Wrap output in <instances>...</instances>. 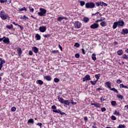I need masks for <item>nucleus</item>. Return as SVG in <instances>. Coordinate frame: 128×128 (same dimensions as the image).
<instances>
[{"instance_id": "nucleus-1", "label": "nucleus", "mask_w": 128, "mask_h": 128, "mask_svg": "<svg viewBox=\"0 0 128 128\" xmlns=\"http://www.w3.org/2000/svg\"><path fill=\"white\" fill-rule=\"evenodd\" d=\"M0 18L2 20H6L10 18L8 14L4 10H2L0 12Z\"/></svg>"}, {"instance_id": "nucleus-2", "label": "nucleus", "mask_w": 128, "mask_h": 128, "mask_svg": "<svg viewBox=\"0 0 128 128\" xmlns=\"http://www.w3.org/2000/svg\"><path fill=\"white\" fill-rule=\"evenodd\" d=\"M86 8H96V4L94 2H88L85 4Z\"/></svg>"}, {"instance_id": "nucleus-3", "label": "nucleus", "mask_w": 128, "mask_h": 128, "mask_svg": "<svg viewBox=\"0 0 128 128\" xmlns=\"http://www.w3.org/2000/svg\"><path fill=\"white\" fill-rule=\"evenodd\" d=\"M40 12H38V14L40 16H46V10L40 8Z\"/></svg>"}, {"instance_id": "nucleus-4", "label": "nucleus", "mask_w": 128, "mask_h": 128, "mask_svg": "<svg viewBox=\"0 0 128 128\" xmlns=\"http://www.w3.org/2000/svg\"><path fill=\"white\" fill-rule=\"evenodd\" d=\"M74 24L75 28H80L82 26V24L78 21H76Z\"/></svg>"}, {"instance_id": "nucleus-5", "label": "nucleus", "mask_w": 128, "mask_h": 128, "mask_svg": "<svg viewBox=\"0 0 128 128\" xmlns=\"http://www.w3.org/2000/svg\"><path fill=\"white\" fill-rule=\"evenodd\" d=\"M51 108L53 112H56V114H60L62 112L60 110H56V105L52 106Z\"/></svg>"}, {"instance_id": "nucleus-6", "label": "nucleus", "mask_w": 128, "mask_h": 128, "mask_svg": "<svg viewBox=\"0 0 128 128\" xmlns=\"http://www.w3.org/2000/svg\"><path fill=\"white\" fill-rule=\"evenodd\" d=\"M15 50H16V53L18 56H22V48L20 47H16L15 48Z\"/></svg>"}, {"instance_id": "nucleus-7", "label": "nucleus", "mask_w": 128, "mask_h": 128, "mask_svg": "<svg viewBox=\"0 0 128 128\" xmlns=\"http://www.w3.org/2000/svg\"><path fill=\"white\" fill-rule=\"evenodd\" d=\"M2 38H4L2 40L4 43L6 44H10V38H8L4 36Z\"/></svg>"}, {"instance_id": "nucleus-8", "label": "nucleus", "mask_w": 128, "mask_h": 128, "mask_svg": "<svg viewBox=\"0 0 128 128\" xmlns=\"http://www.w3.org/2000/svg\"><path fill=\"white\" fill-rule=\"evenodd\" d=\"M82 82H88V80H92V78H90V76L88 75V74H86L85 77L83 78H82Z\"/></svg>"}, {"instance_id": "nucleus-9", "label": "nucleus", "mask_w": 128, "mask_h": 128, "mask_svg": "<svg viewBox=\"0 0 128 128\" xmlns=\"http://www.w3.org/2000/svg\"><path fill=\"white\" fill-rule=\"evenodd\" d=\"M118 24V27L120 28V26L122 27L124 26V22L122 20H120L118 22H117Z\"/></svg>"}, {"instance_id": "nucleus-10", "label": "nucleus", "mask_w": 128, "mask_h": 128, "mask_svg": "<svg viewBox=\"0 0 128 128\" xmlns=\"http://www.w3.org/2000/svg\"><path fill=\"white\" fill-rule=\"evenodd\" d=\"M44 78L46 80H47V82H50L52 80L51 76L50 75L44 76Z\"/></svg>"}, {"instance_id": "nucleus-11", "label": "nucleus", "mask_w": 128, "mask_h": 128, "mask_svg": "<svg viewBox=\"0 0 128 128\" xmlns=\"http://www.w3.org/2000/svg\"><path fill=\"white\" fill-rule=\"evenodd\" d=\"M99 25L98 24L94 23L93 24L90 26V28H92L93 30H96V28H98Z\"/></svg>"}, {"instance_id": "nucleus-12", "label": "nucleus", "mask_w": 128, "mask_h": 128, "mask_svg": "<svg viewBox=\"0 0 128 128\" xmlns=\"http://www.w3.org/2000/svg\"><path fill=\"white\" fill-rule=\"evenodd\" d=\"M39 30L40 32H44L46 30V26H40L39 28Z\"/></svg>"}, {"instance_id": "nucleus-13", "label": "nucleus", "mask_w": 128, "mask_h": 128, "mask_svg": "<svg viewBox=\"0 0 128 128\" xmlns=\"http://www.w3.org/2000/svg\"><path fill=\"white\" fill-rule=\"evenodd\" d=\"M128 34V29L125 28L122 29V31L121 32V34H122L123 36H126V34Z\"/></svg>"}, {"instance_id": "nucleus-14", "label": "nucleus", "mask_w": 128, "mask_h": 128, "mask_svg": "<svg viewBox=\"0 0 128 128\" xmlns=\"http://www.w3.org/2000/svg\"><path fill=\"white\" fill-rule=\"evenodd\" d=\"M82 22H84V24H88L90 22V18H88L84 16L83 18Z\"/></svg>"}, {"instance_id": "nucleus-15", "label": "nucleus", "mask_w": 128, "mask_h": 128, "mask_svg": "<svg viewBox=\"0 0 128 128\" xmlns=\"http://www.w3.org/2000/svg\"><path fill=\"white\" fill-rule=\"evenodd\" d=\"M104 84L105 86H106L108 88H110V90L112 88V83L110 82V81L105 82Z\"/></svg>"}, {"instance_id": "nucleus-16", "label": "nucleus", "mask_w": 128, "mask_h": 128, "mask_svg": "<svg viewBox=\"0 0 128 128\" xmlns=\"http://www.w3.org/2000/svg\"><path fill=\"white\" fill-rule=\"evenodd\" d=\"M32 50L34 52V54H38V49L36 46L32 47Z\"/></svg>"}, {"instance_id": "nucleus-17", "label": "nucleus", "mask_w": 128, "mask_h": 128, "mask_svg": "<svg viewBox=\"0 0 128 128\" xmlns=\"http://www.w3.org/2000/svg\"><path fill=\"white\" fill-rule=\"evenodd\" d=\"M35 38H36V40H40V38H42V36H40V35L38 34H36Z\"/></svg>"}, {"instance_id": "nucleus-18", "label": "nucleus", "mask_w": 128, "mask_h": 128, "mask_svg": "<svg viewBox=\"0 0 128 128\" xmlns=\"http://www.w3.org/2000/svg\"><path fill=\"white\" fill-rule=\"evenodd\" d=\"M91 106H94L95 108H100V104L96 102V103H92Z\"/></svg>"}, {"instance_id": "nucleus-19", "label": "nucleus", "mask_w": 128, "mask_h": 128, "mask_svg": "<svg viewBox=\"0 0 128 128\" xmlns=\"http://www.w3.org/2000/svg\"><path fill=\"white\" fill-rule=\"evenodd\" d=\"M62 20H68V18H66V17L63 16V17H58L57 18L58 22H62Z\"/></svg>"}, {"instance_id": "nucleus-20", "label": "nucleus", "mask_w": 128, "mask_h": 128, "mask_svg": "<svg viewBox=\"0 0 128 128\" xmlns=\"http://www.w3.org/2000/svg\"><path fill=\"white\" fill-rule=\"evenodd\" d=\"M113 114L118 116H120V111H118L116 110H114V112L113 113Z\"/></svg>"}, {"instance_id": "nucleus-21", "label": "nucleus", "mask_w": 128, "mask_h": 128, "mask_svg": "<svg viewBox=\"0 0 128 128\" xmlns=\"http://www.w3.org/2000/svg\"><path fill=\"white\" fill-rule=\"evenodd\" d=\"M36 84H40V86H42V84H44V82H42V80H37L36 81Z\"/></svg>"}, {"instance_id": "nucleus-22", "label": "nucleus", "mask_w": 128, "mask_h": 128, "mask_svg": "<svg viewBox=\"0 0 128 128\" xmlns=\"http://www.w3.org/2000/svg\"><path fill=\"white\" fill-rule=\"evenodd\" d=\"M62 104H66V106H70V102L68 100H64Z\"/></svg>"}, {"instance_id": "nucleus-23", "label": "nucleus", "mask_w": 128, "mask_h": 128, "mask_svg": "<svg viewBox=\"0 0 128 128\" xmlns=\"http://www.w3.org/2000/svg\"><path fill=\"white\" fill-rule=\"evenodd\" d=\"M6 28H8V30H12V28H14V25H12V24L10 25H6Z\"/></svg>"}, {"instance_id": "nucleus-24", "label": "nucleus", "mask_w": 128, "mask_h": 128, "mask_svg": "<svg viewBox=\"0 0 128 128\" xmlns=\"http://www.w3.org/2000/svg\"><path fill=\"white\" fill-rule=\"evenodd\" d=\"M51 53L53 54H60V52L58 50H52L51 51Z\"/></svg>"}, {"instance_id": "nucleus-25", "label": "nucleus", "mask_w": 128, "mask_h": 128, "mask_svg": "<svg viewBox=\"0 0 128 128\" xmlns=\"http://www.w3.org/2000/svg\"><path fill=\"white\" fill-rule=\"evenodd\" d=\"M100 26H102L103 28H104V26H106V22L104 21L100 23Z\"/></svg>"}, {"instance_id": "nucleus-26", "label": "nucleus", "mask_w": 128, "mask_h": 128, "mask_svg": "<svg viewBox=\"0 0 128 128\" xmlns=\"http://www.w3.org/2000/svg\"><path fill=\"white\" fill-rule=\"evenodd\" d=\"M118 22H114L112 26L113 30H116V28H118Z\"/></svg>"}, {"instance_id": "nucleus-27", "label": "nucleus", "mask_w": 128, "mask_h": 128, "mask_svg": "<svg viewBox=\"0 0 128 128\" xmlns=\"http://www.w3.org/2000/svg\"><path fill=\"white\" fill-rule=\"evenodd\" d=\"M0 64L1 66H3L2 64H6V60H4V59H2V58H0Z\"/></svg>"}, {"instance_id": "nucleus-28", "label": "nucleus", "mask_w": 128, "mask_h": 128, "mask_svg": "<svg viewBox=\"0 0 128 128\" xmlns=\"http://www.w3.org/2000/svg\"><path fill=\"white\" fill-rule=\"evenodd\" d=\"M27 124H34V119L30 118L28 120Z\"/></svg>"}, {"instance_id": "nucleus-29", "label": "nucleus", "mask_w": 128, "mask_h": 128, "mask_svg": "<svg viewBox=\"0 0 128 128\" xmlns=\"http://www.w3.org/2000/svg\"><path fill=\"white\" fill-rule=\"evenodd\" d=\"M58 102H61V104H63L64 100V98H62H62L58 97Z\"/></svg>"}, {"instance_id": "nucleus-30", "label": "nucleus", "mask_w": 128, "mask_h": 128, "mask_svg": "<svg viewBox=\"0 0 128 128\" xmlns=\"http://www.w3.org/2000/svg\"><path fill=\"white\" fill-rule=\"evenodd\" d=\"M124 52H122V50H120L117 52V54L118 56H122Z\"/></svg>"}, {"instance_id": "nucleus-31", "label": "nucleus", "mask_w": 128, "mask_h": 128, "mask_svg": "<svg viewBox=\"0 0 128 128\" xmlns=\"http://www.w3.org/2000/svg\"><path fill=\"white\" fill-rule=\"evenodd\" d=\"M110 90H112L113 92H116V94H118V90H116V88H111L110 89Z\"/></svg>"}, {"instance_id": "nucleus-32", "label": "nucleus", "mask_w": 128, "mask_h": 128, "mask_svg": "<svg viewBox=\"0 0 128 128\" xmlns=\"http://www.w3.org/2000/svg\"><path fill=\"white\" fill-rule=\"evenodd\" d=\"M116 98H120L121 100H122V98H124V96L120 94H118L116 95Z\"/></svg>"}, {"instance_id": "nucleus-33", "label": "nucleus", "mask_w": 128, "mask_h": 128, "mask_svg": "<svg viewBox=\"0 0 128 128\" xmlns=\"http://www.w3.org/2000/svg\"><path fill=\"white\" fill-rule=\"evenodd\" d=\"M95 78H96V80H99L100 78V74H95Z\"/></svg>"}, {"instance_id": "nucleus-34", "label": "nucleus", "mask_w": 128, "mask_h": 128, "mask_svg": "<svg viewBox=\"0 0 128 128\" xmlns=\"http://www.w3.org/2000/svg\"><path fill=\"white\" fill-rule=\"evenodd\" d=\"M80 6H84L86 4V2H84V0H80Z\"/></svg>"}, {"instance_id": "nucleus-35", "label": "nucleus", "mask_w": 128, "mask_h": 128, "mask_svg": "<svg viewBox=\"0 0 128 128\" xmlns=\"http://www.w3.org/2000/svg\"><path fill=\"white\" fill-rule=\"evenodd\" d=\"M20 20H28V17L26 16V15H24L22 17L20 18Z\"/></svg>"}, {"instance_id": "nucleus-36", "label": "nucleus", "mask_w": 128, "mask_h": 128, "mask_svg": "<svg viewBox=\"0 0 128 128\" xmlns=\"http://www.w3.org/2000/svg\"><path fill=\"white\" fill-rule=\"evenodd\" d=\"M100 6H108V4L104 2H100Z\"/></svg>"}, {"instance_id": "nucleus-37", "label": "nucleus", "mask_w": 128, "mask_h": 128, "mask_svg": "<svg viewBox=\"0 0 128 128\" xmlns=\"http://www.w3.org/2000/svg\"><path fill=\"white\" fill-rule=\"evenodd\" d=\"M122 58L124 60H128V56L126 55V54H124L122 56Z\"/></svg>"}, {"instance_id": "nucleus-38", "label": "nucleus", "mask_w": 128, "mask_h": 128, "mask_svg": "<svg viewBox=\"0 0 128 128\" xmlns=\"http://www.w3.org/2000/svg\"><path fill=\"white\" fill-rule=\"evenodd\" d=\"M92 60H96V54H93L92 56Z\"/></svg>"}, {"instance_id": "nucleus-39", "label": "nucleus", "mask_w": 128, "mask_h": 128, "mask_svg": "<svg viewBox=\"0 0 128 128\" xmlns=\"http://www.w3.org/2000/svg\"><path fill=\"white\" fill-rule=\"evenodd\" d=\"M22 10H25V12H26L28 9H26V7H23L22 8L19 9V12H22Z\"/></svg>"}, {"instance_id": "nucleus-40", "label": "nucleus", "mask_w": 128, "mask_h": 128, "mask_svg": "<svg viewBox=\"0 0 128 128\" xmlns=\"http://www.w3.org/2000/svg\"><path fill=\"white\" fill-rule=\"evenodd\" d=\"M112 120H116V116L112 115L110 118Z\"/></svg>"}, {"instance_id": "nucleus-41", "label": "nucleus", "mask_w": 128, "mask_h": 128, "mask_svg": "<svg viewBox=\"0 0 128 128\" xmlns=\"http://www.w3.org/2000/svg\"><path fill=\"white\" fill-rule=\"evenodd\" d=\"M111 104L112 106H116V102L114 101V100H112L111 102Z\"/></svg>"}, {"instance_id": "nucleus-42", "label": "nucleus", "mask_w": 128, "mask_h": 128, "mask_svg": "<svg viewBox=\"0 0 128 128\" xmlns=\"http://www.w3.org/2000/svg\"><path fill=\"white\" fill-rule=\"evenodd\" d=\"M95 6H100V2H96L94 4Z\"/></svg>"}, {"instance_id": "nucleus-43", "label": "nucleus", "mask_w": 128, "mask_h": 128, "mask_svg": "<svg viewBox=\"0 0 128 128\" xmlns=\"http://www.w3.org/2000/svg\"><path fill=\"white\" fill-rule=\"evenodd\" d=\"M74 46L76 48H80V44L79 43L76 42L74 44Z\"/></svg>"}, {"instance_id": "nucleus-44", "label": "nucleus", "mask_w": 128, "mask_h": 128, "mask_svg": "<svg viewBox=\"0 0 128 128\" xmlns=\"http://www.w3.org/2000/svg\"><path fill=\"white\" fill-rule=\"evenodd\" d=\"M126 128V125L122 124H120L119 125V126L118 127V128Z\"/></svg>"}, {"instance_id": "nucleus-45", "label": "nucleus", "mask_w": 128, "mask_h": 128, "mask_svg": "<svg viewBox=\"0 0 128 128\" xmlns=\"http://www.w3.org/2000/svg\"><path fill=\"white\" fill-rule=\"evenodd\" d=\"M12 2V0H6V4H10Z\"/></svg>"}, {"instance_id": "nucleus-46", "label": "nucleus", "mask_w": 128, "mask_h": 128, "mask_svg": "<svg viewBox=\"0 0 128 128\" xmlns=\"http://www.w3.org/2000/svg\"><path fill=\"white\" fill-rule=\"evenodd\" d=\"M11 110L12 112H16V106H13L11 108Z\"/></svg>"}, {"instance_id": "nucleus-47", "label": "nucleus", "mask_w": 128, "mask_h": 128, "mask_svg": "<svg viewBox=\"0 0 128 128\" xmlns=\"http://www.w3.org/2000/svg\"><path fill=\"white\" fill-rule=\"evenodd\" d=\"M116 84H122V80L118 79V80H116Z\"/></svg>"}, {"instance_id": "nucleus-48", "label": "nucleus", "mask_w": 128, "mask_h": 128, "mask_svg": "<svg viewBox=\"0 0 128 128\" xmlns=\"http://www.w3.org/2000/svg\"><path fill=\"white\" fill-rule=\"evenodd\" d=\"M80 55L78 53H77L75 54V58H80Z\"/></svg>"}, {"instance_id": "nucleus-49", "label": "nucleus", "mask_w": 128, "mask_h": 128, "mask_svg": "<svg viewBox=\"0 0 128 128\" xmlns=\"http://www.w3.org/2000/svg\"><path fill=\"white\" fill-rule=\"evenodd\" d=\"M54 82H60V79H58V78H54Z\"/></svg>"}, {"instance_id": "nucleus-50", "label": "nucleus", "mask_w": 128, "mask_h": 128, "mask_svg": "<svg viewBox=\"0 0 128 128\" xmlns=\"http://www.w3.org/2000/svg\"><path fill=\"white\" fill-rule=\"evenodd\" d=\"M81 50L82 54H86V50H84V49L82 48Z\"/></svg>"}, {"instance_id": "nucleus-51", "label": "nucleus", "mask_w": 128, "mask_h": 128, "mask_svg": "<svg viewBox=\"0 0 128 128\" xmlns=\"http://www.w3.org/2000/svg\"><path fill=\"white\" fill-rule=\"evenodd\" d=\"M106 108L103 107L101 108V111L102 112H106Z\"/></svg>"}, {"instance_id": "nucleus-52", "label": "nucleus", "mask_w": 128, "mask_h": 128, "mask_svg": "<svg viewBox=\"0 0 128 128\" xmlns=\"http://www.w3.org/2000/svg\"><path fill=\"white\" fill-rule=\"evenodd\" d=\"M28 52L29 56H32V54H34V52H32V51L30 50Z\"/></svg>"}, {"instance_id": "nucleus-53", "label": "nucleus", "mask_w": 128, "mask_h": 128, "mask_svg": "<svg viewBox=\"0 0 128 128\" xmlns=\"http://www.w3.org/2000/svg\"><path fill=\"white\" fill-rule=\"evenodd\" d=\"M100 90H102V87L98 88L96 89V92H100Z\"/></svg>"}, {"instance_id": "nucleus-54", "label": "nucleus", "mask_w": 128, "mask_h": 128, "mask_svg": "<svg viewBox=\"0 0 128 128\" xmlns=\"http://www.w3.org/2000/svg\"><path fill=\"white\" fill-rule=\"evenodd\" d=\"M36 126H40V128H42V124L41 122H38L36 124Z\"/></svg>"}, {"instance_id": "nucleus-55", "label": "nucleus", "mask_w": 128, "mask_h": 128, "mask_svg": "<svg viewBox=\"0 0 128 128\" xmlns=\"http://www.w3.org/2000/svg\"><path fill=\"white\" fill-rule=\"evenodd\" d=\"M98 14H100V12H96V13H95V14H92V16H98Z\"/></svg>"}, {"instance_id": "nucleus-56", "label": "nucleus", "mask_w": 128, "mask_h": 128, "mask_svg": "<svg viewBox=\"0 0 128 128\" xmlns=\"http://www.w3.org/2000/svg\"><path fill=\"white\" fill-rule=\"evenodd\" d=\"M30 12H34V8H30V7H29Z\"/></svg>"}, {"instance_id": "nucleus-57", "label": "nucleus", "mask_w": 128, "mask_h": 128, "mask_svg": "<svg viewBox=\"0 0 128 128\" xmlns=\"http://www.w3.org/2000/svg\"><path fill=\"white\" fill-rule=\"evenodd\" d=\"M90 82L91 84H92V86H96V84L94 81L91 80V81H90Z\"/></svg>"}, {"instance_id": "nucleus-58", "label": "nucleus", "mask_w": 128, "mask_h": 128, "mask_svg": "<svg viewBox=\"0 0 128 128\" xmlns=\"http://www.w3.org/2000/svg\"><path fill=\"white\" fill-rule=\"evenodd\" d=\"M124 110H128V104H126V106H124Z\"/></svg>"}, {"instance_id": "nucleus-59", "label": "nucleus", "mask_w": 128, "mask_h": 128, "mask_svg": "<svg viewBox=\"0 0 128 128\" xmlns=\"http://www.w3.org/2000/svg\"><path fill=\"white\" fill-rule=\"evenodd\" d=\"M44 36V38H50V34H45Z\"/></svg>"}, {"instance_id": "nucleus-60", "label": "nucleus", "mask_w": 128, "mask_h": 128, "mask_svg": "<svg viewBox=\"0 0 128 128\" xmlns=\"http://www.w3.org/2000/svg\"><path fill=\"white\" fill-rule=\"evenodd\" d=\"M18 26H19V28H20V29L21 30H24V27L20 24L18 25Z\"/></svg>"}, {"instance_id": "nucleus-61", "label": "nucleus", "mask_w": 128, "mask_h": 128, "mask_svg": "<svg viewBox=\"0 0 128 128\" xmlns=\"http://www.w3.org/2000/svg\"><path fill=\"white\" fill-rule=\"evenodd\" d=\"M70 104H73V106H76V102H74L73 101L70 102Z\"/></svg>"}, {"instance_id": "nucleus-62", "label": "nucleus", "mask_w": 128, "mask_h": 128, "mask_svg": "<svg viewBox=\"0 0 128 128\" xmlns=\"http://www.w3.org/2000/svg\"><path fill=\"white\" fill-rule=\"evenodd\" d=\"M88 116L84 117V122H88Z\"/></svg>"}, {"instance_id": "nucleus-63", "label": "nucleus", "mask_w": 128, "mask_h": 128, "mask_svg": "<svg viewBox=\"0 0 128 128\" xmlns=\"http://www.w3.org/2000/svg\"><path fill=\"white\" fill-rule=\"evenodd\" d=\"M6 0H0V4H4V2H6Z\"/></svg>"}, {"instance_id": "nucleus-64", "label": "nucleus", "mask_w": 128, "mask_h": 128, "mask_svg": "<svg viewBox=\"0 0 128 128\" xmlns=\"http://www.w3.org/2000/svg\"><path fill=\"white\" fill-rule=\"evenodd\" d=\"M58 48L60 50L61 52H62V47L60 44H58Z\"/></svg>"}]
</instances>
